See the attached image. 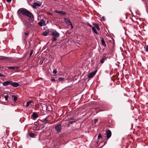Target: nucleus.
I'll return each instance as SVG.
<instances>
[{"mask_svg":"<svg viewBox=\"0 0 148 148\" xmlns=\"http://www.w3.org/2000/svg\"><path fill=\"white\" fill-rule=\"evenodd\" d=\"M54 11L55 12H56V13H57L59 14V12L60 11H58L57 10H54Z\"/></svg>","mask_w":148,"mask_h":148,"instance_id":"32","label":"nucleus"},{"mask_svg":"<svg viewBox=\"0 0 148 148\" xmlns=\"http://www.w3.org/2000/svg\"><path fill=\"white\" fill-rule=\"evenodd\" d=\"M12 0H6V1L8 2H11V1H12Z\"/></svg>","mask_w":148,"mask_h":148,"instance_id":"34","label":"nucleus"},{"mask_svg":"<svg viewBox=\"0 0 148 148\" xmlns=\"http://www.w3.org/2000/svg\"><path fill=\"white\" fill-rule=\"evenodd\" d=\"M11 85L14 87H17L19 86V84L17 82H12L11 81Z\"/></svg>","mask_w":148,"mask_h":148,"instance_id":"11","label":"nucleus"},{"mask_svg":"<svg viewBox=\"0 0 148 148\" xmlns=\"http://www.w3.org/2000/svg\"><path fill=\"white\" fill-rule=\"evenodd\" d=\"M45 128V126H42L41 127V129H43Z\"/></svg>","mask_w":148,"mask_h":148,"instance_id":"38","label":"nucleus"},{"mask_svg":"<svg viewBox=\"0 0 148 148\" xmlns=\"http://www.w3.org/2000/svg\"><path fill=\"white\" fill-rule=\"evenodd\" d=\"M64 20L65 22L67 23L69 26V25H71V23L68 19L65 18Z\"/></svg>","mask_w":148,"mask_h":148,"instance_id":"12","label":"nucleus"},{"mask_svg":"<svg viewBox=\"0 0 148 148\" xmlns=\"http://www.w3.org/2000/svg\"><path fill=\"white\" fill-rule=\"evenodd\" d=\"M32 116L34 119H36L38 117V115L35 112H34L33 113L32 115Z\"/></svg>","mask_w":148,"mask_h":148,"instance_id":"14","label":"nucleus"},{"mask_svg":"<svg viewBox=\"0 0 148 148\" xmlns=\"http://www.w3.org/2000/svg\"><path fill=\"white\" fill-rule=\"evenodd\" d=\"M41 5V4L40 3L35 2L33 5L32 7L34 8H36L37 6H40Z\"/></svg>","mask_w":148,"mask_h":148,"instance_id":"10","label":"nucleus"},{"mask_svg":"<svg viewBox=\"0 0 148 148\" xmlns=\"http://www.w3.org/2000/svg\"><path fill=\"white\" fill-rule=\"evenodd\" d=\"M55 129L57 133H60L61 131L62 126L61 124L56 125L55 126Z\"/></svg>","mask_w":148,"mask_h":148,"instance_id":"4","label":"nucleus"},{"mask_svg":"<svg viewBox=\"0 0 148 148\" xmlns=\"http://www.w3.org/2000/svg\"><path fill=\"white\" fill-rule=\"evenodd\" d=\"M55 81V79L53 78H52L51 79V81L52 82H54Z\"/></svg>","mask_w":148,"mask_h":148,"instance_id":"33","label":"nucleus"},{"mask_svg":"<svg viewBox=\"0 0 148 148\" xmlns=\"http://www.w3.org/2000/svg\"><path fill=\"white\" fill-rule=\"evenodd\" d=\"M71 25V29H73V26L71 24V25Z\"/></svg>","mask_w":148,"mask_h":148,"instance_id":"36","label":"nucleus"},{"mask_svg":"<svg viewBox=\"0 0 148 148\" xmlns=\"http://www.w3.org/2000/svg\"><path fill=\"white\" fill-rule=\"evenodd\" d=\"M29 135L30 137L32 138H34L35 136L34 134L32 133H29Z\"/></svg>","mask_w":148,"mask_h":148,"instance_id":"21","label":"nucleus"},{"mask_svg":"<svg viewBox=\"0 0 148 148\" xmlns=\"http://www.w3.org/2000/svg\"><path fill=\"white\" fill-rule=\"evenodd\" d=\"M49 34V33L47 31H45L43 32L42 35L45 36H46Z\"/></svg>","mask_w":148,"mask_h":148,"instance_id":"17","label":"nucleus"},{"mask_svg":"<svg viewBox=\"0 0 148 148\" xmlns=\"http://www.w3.org/2000/svg\"><path fill=\"white\" fill-rule=\"evenodd\" d=\"M33 53V50L31 51L30 52V53L29 56H31L32 55Z\"/></svg>","mask_w":148,"mask_h":148,"instance_id":"30","label":"nucleus"},{"mask_svg":"<svg viewBox=\"0 0 148 148\" xmlns=\"http://www.w3.org/2000/svg\"><path fill=\"white\" fill-rule=\"evenodd\" d=\"M42 62H43L42 61H41L40 62V64L41 65L42 64Z\"/></svg>","mask_w":148,"mask_h":148,"instance_id":"35","label":"nucleus"},{"mask_svg":"<svg viewBox=\"0 0 148 148\" xmlns=\"http://www.w3.org/2000/svg\"><path fill=\"white\" fill-rule=\"evenodd\" d=\"M97 70H95L93 72L90 73L88 76V77L89 78H91L94 76L96 74Z\"/></svg>","mask_w":148,"mask_h":148,"instance_id":"7","label":"nucleus"},{"mask_svg":"<svg viewBox=\"0 0 148 148\" xmlns=\"http://www.w3.org/2000/svg\"><path fill=\"white\" fill-rule=\"evenodd\" d=\"M106 57L105 56H103L102 58L100 60V62L101 63H103L104 61L106 60Z\"/></svg>","mask_w":148,"mask_h":148,"instance_id":"15","label":"nucleus"},{"mask_svg":"<svg viewBox=\"0 0 148 148\" xmlns=\"http://www.w3.org/2000/svg\"><path fill=\"white\" fill-rule=\"evenodd\" d=\"M1 68V67L0 66V68Z\"/></svg>","mask_w":148,"mask_h":148,"instance_id":"43","label":"nucleus"},{"mask_svg":"<svg viewBox=\"0 0 148 148\" xmlns=\"http://www.w3.org/2000/svg\"><path fill=\"white\" fill-rule=\"evenodd\" d=\"M101 43H102L103 45H104L105 46H106V44L105 43L104 40V39H103V38H102V40H101Z\"/></svg>","mask_w":148,"mask_h":148,"instance_id":"23","label":"nucleus"},{"mask_svg":"<svg viewBox=\"0 0 148 148\" xmlns=\"http://www.w3.org/2000/svg\"><path fill=\"white\" fill-rule=\"evenodd\" d=\"M57 72V71L56 70V69H54L53 70V73L54 74H56V73Z\"/></svg>","mask_w":148,"mask_h":148,"instance_id":"27","label":"nucleus"},{"mask_svg":"<svg viewBox=\"0 0 148 148\" xmlns=\"http://www.w3.org/2000/svg\"><path fill=\"white\" fill-rule=\"evenodd\" d=\"M19 17L22 21L25 29H27L32 26V24L29 21V19L27 17L24 16L21 18L19 15Z\"/></svg>","mask_w":148,"mask_h":148,"instance_id":"1","label":"nucleus"},{"mask_svg":"<svg viewBox=\"0 0 148 148\" xmlns=\"http://www.w3.org/2000/svg\"><path fill=\"white\" fill-rule=\"evenodd\" d=\"M4 97H5V100H7L8 99V94H7L6 95H5Z\"/></svg>","mask_w":148,"mask_h":148,"instance_id":"26","label":"nucleus"},{"mask_svg":"<svg viewBox=\"0 0 148 148\" xmlns=\"http://www.w3.org/2000/svg\"><path fill=\"white\" fill-rule=\"evenodd\" d=\"M92 29L94 33L96 34H97V32L96 31L95 28L94 27H92Z\"/></svg>","mask_w":148,"mask_h":148,"instance_id":"20","label":"nucleus"},{"mask_svg":"<svg viewBox=\"0 0 148 148\" xmlns=\"http://www.w3.org/2000/svg\"><path fill=\"white\" fill-rule=\"evenodd\" d=\"M145 50L146 51H148V45H147L145 47Z\"/></svg>","mask_w":148,"mask_h":148,"instance_id":"29","label":"nucleus"},{"mask_svg":"<svg viewBox=\"0 0 148 148\" xmlns=\"http://www.w3.org/2000/svg\"><path fill=\"white\" fill-rule=\"evenodd\" d=\"M59 14L60 15H64L66 14V13L64 11H60Z\"/></svg>","mask_w":148,"mask_h":148,"instance_id":"16","label":"nucleus"},{"mask_svg":"<svg viewBox=\"0 0 148 148\" xmlns=\"http://www.w3.org/2000/svg\"><path fill=\"white\" fill-rule=\"evenodd\" d=\"M33 101H28L27 102L26 106L27 107H28L29 106L30 104L32 103Z\"/></svg>","mask_w":148,"mask_h":148,"instance_id":"18","label":"nucleus"},{"mask_svg":"<svg viewBox=\"0 0 148 148\" xmlns=\"http://www.w3.org/2000/svg\"><path fill=\"white\" fill-rule=\"evenodd\" d=\"M62 79H63L61 77H60V78H59V80H62Z\"/></svg>","mask_w":148,"mask_h":148,"instance_id":"39","label":"nucleus"},{"mask_svg":"<svg viewBox=\"0 0 148 148\" xmlns=\"http://www.w3.org/2000/svg\"><path fill=\"white\" fill-rule=\"evenodd\" d=\"M47 122H48V123H49V121H47Z\"/></svg>","mask_w":148,"mask_h":148,"instance_id":"42","label":"nucleus"},{"mask_svg":"<svg viewBox=\"0 0 148 148\" xmlns=\"http://www.w3.org/2000/svg\"><path fill=\"white\" fill-rule=\"evenodd\" d=\"M95 121L96 122H97V119H95Z\"/></svg>","mask_w":148,"mask_h":148,"instance_id":"40","label":"nucleus"},{"mask_svg":"<svg viewBox=\"0 0 148 148\" xmlns=\"http://www.w3.org/2000/svg\"><path fill=\"white\" fill-rule=\"evenodd\" d=\"M93 25L98 30H99L100 29L99 27V26L97 24L94 23L93 24Z\"/></svg>","mask_w":148,"mask_h":148,"instance_id":"19","label":"nucleus"},{"mask_svg":"<svg viewBox=\"0 0 148 148\" xmlns=\"http://www.w3.org/2000/svg\"><path fill=\"white\" fill-rule=\"evenodd\" d=\"M89 25V26L90 27H92V25L90 24H88V25Z\"/></svg>","mask_w":148,"mask_h":148,"instance_id":"37","label":"nucleus"},{"mask_svg":"<svg viewBox=\"0 0 148 148\" xmlns=\"http://www.w3.org/2000/svg\"><path fill=\"white\" fill-rule=\"evenodd\" d=\"M12 97L13 98V99L15 101H16L17 100V98L15 95H13Z\"/></svg>","mask_w":148,"mask_h":148,"instance_id":"22","label":"nucleus"},{"mask_svg":"<svg viewBox=\"0 0 148 148\" xmlns=\"http://www.w3.org/2000/svg\"><path fill=\"white\" fill-rule=\"evenodd\" d=\"M50 34L51 35L53 36H54L57 38L59 37L60 36V34L55 30H51Z\"/></svg>","mask_w":148,"mask_h":148,"instance_id":"3","label":"nucleus"},{"mask_svg":"<svg viewBox=\"0 0 148 148\" xmlns=\"http://www.w3.org/2000/svg\"><path fill=\"white\" fill-rule=\"evenodd\" d=\"M15 67H13V66H9L8 67V68L10 70V69H12L13 70L15 69Z\"/></svg>","mask_w":148,"mask_h":148,"instance_id":"24","label":"nucleus"},{"mask_svg":"<svg viewBox=\"0 0 148 148\" xmlns=\"http://www.w3.org/2000/svg\"><path fill=\"white\" fill-rule=\"evenodd\" d=\"M11 81H5L3 83V85L4 86H6L8 85H11Z\"/></svg>","mask_w":148,"mask_h":148,"instance_id":"9","label":"nucleus"},{"mask_svg":"<svg viewBox=\"0 0 148 148\" xmlns=\"http://www.w3.org/2000/svg\"><path fill=\"white\" fill-rule=\"evenodd\" d=\"M20 12V13L22 14L23 15V16H21V14H18V16H19V15L21 18L24 16H25L26 17L27 16L30 18H32L33 16L32 14L29 11L26 9L22 8L20 9L18 11V12Z\"/></svg>","mask_w":148,"mask_h":148,"instance_id":"2","label":"nucleus"},{"mask_svg":"<svg viewBox=\"0 0 148 148\" xmlns=\"http://www.w3.org/2000/svg\"><path fill=\"white\" fill-rule=\"evenodd\" d=\"M0 77H5V75L2 74L0 73Z\"/></svg>","mask_w":148,"mask_h":148,"instance_id":"31","label":"nucleus"},{"mask_svg":"<svg viewBox=\"0 0 148 148\" xmlns=\"http://www.w3.org/2000/svg\"><path fill=\"white\" fill-rule=\"evenodd\" d=\"M29 34V33L28 32L23 33L22 36L23 40H25L27 38Z\"/></svg>","mask_w":148,"mask_h":148,"instance_id":"6","label":"nucleus"},{"mask_svg":"<svg viewBox=\"0 0 148 148\" xmlns=\"http://www.w3.org/2000/svg\"><path fill=\"white\" fill-rule=\"evenodd\" d=\"M46 19L45 18L41 19L40 22L38 23V25L40 26H44L46 25L45 21Z\"/></svg>","mask_w":148,"mask_h":148,"instance_id":"5","label":"nucleus"},{"mask_svg":"<svg viewBox=\"0 0 148 148\" xmlns=\"http://www.w3.org/2000/svg\"><path fill=\"white\" fill-rule=\"evenodd\" d=\"M57 40V39L56 37H53L52 38V40L53 41H56Z\"/></svg>","mask_w":148,"mask_h":148,"instance_id":"25","label":"nucleus"},{"mask_svg":"<svg viewBox=\"0 0 148 148\" xmlns=\"http://www.w3.org/2000/svg\"><path fill=\"white\" fill-rule=\"evenodd\" d=\"M102 137V136L100 134H99L98 136V138L99 139L101 138Z\"/></svg>","mask_w":148,"mask_h":148,"instance_id":"28","label":"nucleus"},{"mask_svg":"<svg viewBox=\"0 0 148 148\" xmlns=\"http://www.w3.org/2000/svg\"><path fill=\"white\" fill-rule=\"evenodd\" d=\"M10 58L8 57L5 56H0V60H2L4 59H10Z\"/></svg>","mask_w":148,"mask_h":148,"instance_id":"13","label":"nucleus"},{"mask_svg":"<svg viewBox=\"0 0 148 148\" xmlns=\"http://www.w3.org/2000/svg\"><path fill=\"white\" fill-rule=\"evenodd\" d=\"M73 121H72V122H70V123L72 124L73 123Z\"/></svg>","mask_w":148,"mask_h":148,"instance_id":"41","label":"nucleus"},{"mask_svg":"<svg viewBox=\"0 0 148 148\" xmlns=\"http://www.w3.org/2000/svg\"><path fill=\"white\" fill-rule=\"evenodd\" d=\"M112 134L111 131L109 130H108L106 132V135L107 138V139H108L111 136Z\"/></svg>","mask_w":148,"mask_h":148,"instance_id":"8","label":"nucleus"}]
</instances>
